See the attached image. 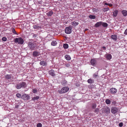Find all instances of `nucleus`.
<instances>
[{
  "instance_id": "nucleus-8",
  "label": "nucleus",
  "mask_w": 127,
  "mask_h": 127,
  "mask_svg": "<svg viewBox=\"0 0 127 127\" xmlns=\"http://www.w3.org/2000/svg\"><path fill=\"white\" fill-rule=\"evenodd\" d=\"M118 111V109L115 107H112L111 108V111L112 113L115 114L117 113Z\"/></svg>"
},
{
  "instance_id": "nucleus-34",
  "label": "nucleus",
  "mask_w": 127,
  "mask_h": 127,
  "mask_svg": "<svg viewBox=\"0 0 127 127\" xmlns=\"http://www.w3.org/2000/svg\"><path fill=\"white\" fill-rule=\"evenodd\" d=\"M16 96L18 98H20L21 97V95L20 94H17L16 95Z\"/></svg>"
},
{
  "instance_id": "nucleus-14",
  "label": "nucleus",
  "mask_w": 127,
  "mask_h": 127,
  "mask_svg": "<svg viewBox=\"0 0 127 127\" xmlns=\"http://www.w3.org/2000/svg\"><path fill=\"white\" fill-rule=\"evenodd\" d=\"M49 74L53 76H54L55 75L54 71L53 69H51L49 71Z\"/></svg>"
},
{
  "instance_id": "nucleus-4",
  "label": "nucleus",
  "mask_w": 127,
  "mask_h": 127,
  "mask_svg": "<svg viewBox=\"0 0 127 127\" xmlns=\"http://www.w3.org/2000/svg\"><path fill=\"white\" fill-rule=\"evenodd\" d=\"M69 90L68 87H65L63 88L61 90H59L58 92L60 94H63L67 92Z\"/></svg>"
},
{
  "instance_id": "nucleus-36",
  "label": "nucleus",
  "mask_w": 127,
  "mask_h": 127,
  "mask_svg": "<svg viewBox=\"0 0 127 127\" xmlns=\"http://www.w3.org/2000/svg\"><path fill=\"white\" fill-rule=\"evenodd\" d=\"M97 76V73H95L93 75V77L94 78H96V77Z\"/></svg>"
},
{
  "instance_id": "nucleus-12",
  "label": "nucleus",
  "mask_w": 127,
  "mask_h": 127,
  "mask_svg": "<svg viewBox=\"0 0 127 127\" xmlns=\"http://www.w3.org/2000/svg\"><path fill=\"white\" fill-rule=\"evenodd\" d=\"M102 24V22H98L95 24V27L96 28H98L101 26Z\"/></svg>"
},
{
  "instance_id": "nucleus-3",
  "label": "nucleus",
  "mask_w": 127,
  "mask_h": 127,
  "mask_svg": "<svg viewBox=\"0 0 127 127\" xmlns=\"http://www.w3.org/2000/svg\"><path fill=\"white\" fill-rule=\"evenodd\" d=\"M14 41L15 43H17L18 44H22L24 42L23 39L21 37L14 39Z\"/></svg>"
},
{
  "instance_id": "nucleus-13",
  "label": "nucleus",
  "mask_w": 127,
  "mask_h": 127,
  "mask_svg": "<svg viewBox=\"0 0 127 127\" xmlns=\"http://www.w3.org/2000/svg\"><path fill=\"white\" fill-rule=\"evenodd\" d=\"M104 111L105 113L109 114L110 112V109L108 107H106L104 108Z\"/></svg>"
},
{
  "instance_id": "nucleus-32",
  "label": "nucleus",
  "mask_w": 127,
  "mask_h": 127,
  "mask_svg": "<svg viewBox=\"0 0 127 127\" xmlns=\"http://www.w3.org/2000/svg\"><path fill=\"white\" fill-rule=\"evenodd\" d=\"M92 108L93 109H94L96 107V103H94L92 104Z\"/></svg>"
},
{
  "instance_id": "nucleus-39",
  "label": "nucleus",
  "mask_w": 127,
  "mask_h": 127,
  "mask_svg": "<svg viewBox=\"0 0 127 127\" xmlns=\"http://www.w3.org/2000/svg\"><path fill=\"white\" fill-rule=\"evenodd\" d=\"M31 35H32V36L33 37H36L37 36V35L34 34L33 33H32Z\"/></svg>"
},
{
  "instance_id": "nucleus-19",
  "label": "nucleus",
  "mask_w": 127,
  "mask_h": 127,
  "mask_svg": "<svg viewBox=\"0 0 127 127\" xmlns=\"http://www.w3.org/2000/svg\"><path fill=\"white\" fill-rule=\"evenodd\" d=\"M71 24L72 25L75 26L78 25L79 24V23L77 22L74 21L73 22L71 23Z\"/></svg>"
},
{
  "instance_id": "nucleus-26",
  "label": "nucleus",
  "mask_w": 127,
  "mask_h": 127,
  "mask_svg": "<svg viewBox=\"0 0 127 127\" xmlns=\"http://www.w3.org/2000/svg\"><path fill=\"white\" fill-rule=\"evenodd\" d=\"M109 10V8L108 7L107 8H104L102 9V11L104 12L107 11Z\"/></svg>"
},
{
  "instance_id": "nucleus-31",
  "label": "nucleus",
  "mask_w": 127,
  "mask_h": 127,
  "mask_svg": "<svg viewBox=\"0 0 127 127\" xmlns=\"http://www.w3.org/2000/svg\"><path fill=\"white\" fill-rule=\"evenodd\" d=\"M89 17L91 19H94L95 18V17L94 15H90L89 16Z\"/></svg>"
},
{
  "instance_id": "nucleus-22",
  "label": "nucleus",
  "mask_w": 127,
  "mask_h": 127,
  "mask_svg": "<svg viewBox=\"0 0 127 127\" xmlns=\"http://www.w3.org/2000/svg\"><path fill=\"white\" fill-rule=\"evenodd\" d=\"M53 13V12L52 11H50L47 13V15L48 16H51Z\"/></svg>"
},
{
  "instance_id": "nucleus-10",
  "label": "nucleus",
  "mask_w": 127,
  "mask_h": 127,
  "mask_svg": "<svg viewBox=\"0 0 127 127\" xmlns=\"http://www.w3.org/2000/svg\"><path fill=\"white\" fill-rule=\"evenodd\" d=\"M110 92L112 94H114L117 92V90L114 88H112L110 89Z\"/></svg>"
},
{
  "instance_id": "nucleus-45",
  "label": "nucleus",
  "mask_w": 127,
  "mask_h": 127,
  "mask_svg": "<svg viewBox=\"0 0 127 127\" xmlns=\"http://www.w3.org/2000/svg\"><path fill=\"white\" fill-rule=\"evenodd\" d=\"M108 6H109L110 7H112V6L113 5L112 4H109Z\"/></svg>"
},
{
  "instance_id": "nucleus-28",
  "label": "nucleus",
  "mask_w": 127,
  "mask_h": 127,
  "mask_svg": "<svg viewBox=\"0 0 127 127\" xmlns=\"http://www.w3.org/2000/svg\"><path fill=\"white\" fill-rule=\"evenodd\" d=\"M99 111V109L98 108H95L94 111V112L97 114Z\"/></svg>"
},
{
  "instance_id": "nucleus-23",
  "label": "nucleus",
  "mask_w": 127,
  "mask_h": 127,
  "mask_svg": "<svg viewBox=\"0 0 127 127\" xmlns=\"http://www.w3.org/2000/svg\"><path fill=\"white\" fill-rule=\"evenodd\" d=\"M57 44V42L55 41H53L51 43V45L53 46L56 45Z\"/></svg>"
},
{
  "instance_id": "nucleus-29",
  "label": "nucleus",
  "mask_w": 127,
  "mask_h": 127,
  "mask_svg": "<svg viewBox=\"0 0 127 127\" xmlns=\"http://www.w3.org/2000/svg\"><path fill=\"white\" fill-rule=\"evenodd\" d=\"M63 47L64 49H67L68 47V45L66 43L64 44L63 45Z\"/></svg>"
},
{
  "instance_id": "nucleus-21",
  "label": "nucleus",
  "mask_w": 127,
  "mask_h": 127,
  "mask_svg": "<svg viewBox=\"0 0 127 127\" xmlns=\"http://www.w3.org/2000/svg\"><path fill=\"white\" fill-rule=\"evenodd\" d=\"M11 75L7 74L5 75V77L7 79H9L11 78Z\"/></svg>"
},
{
  "instance_id": "nucleus-9",
  "label": "nucleus",
  "mask_w": 127,
  "mask_h": 127,
  "mask_svg": "<svg viewBox=\"0 0 127 127\" xmlns=\"http://www.w3.org/2000/svg\"><path fill=\"white\" fill-rule=\"evenodd\" d=\"M40 55V53L38 51H34L32 53V56L34 57H37Z\"/></svg>"
},
{
  "instance_id": "nucleus-47",
  "label": "nucleus",
  "mask_w": 127,
  "mask_h": 127,
  "mask_svg": "<svg viewBox=\"0 0 127 127\" xmlns=\"http://www.w3.org/2000/svg\"><path fill=\"white\" fill-rule=\"evenodd\" d=\"M109 3H105V4H104L105 5H109Z\"/></svg>"
},
{
  "instance_id": "nucleus-41",
  "label": "nucleus",
  "mask_w": 127,
  "mask_h": 127,
  "mask_svg": "<svg viewBox=\"0 0 127 127\" xmlns=\"http://www.w3.org/2000/svg\"><path fill=\"white\" fill-rule=\"evenodd\" d=\"M37 92V90L36 89H34L33 90V92L34 93H35Z\"/></svg>"
},
{
  "instance_id": "nucleus-17",
  "label": "nucleus",
  "mask_w": 127,
  "mask_h": 127,
  "mask_svg": "<svg viewBox=\"0 0 127 127\" xmlns=\"http://www.w3.org/2000/svg\"><path fill=\"white\" fill-rule=\"evenodd\" d=\"M106 57L108 60H110L112 58V56L110 54H108L106 55Z\"/></svg>"
},
{
  "instance_id": "nucleus-44",
  "label": "nucleus",
  "mask_w": 127,
  "mask_h": 127,
  "mask_svg": "<svg viewBox=\"0 0 127 127\" xmlns=\"http://www.w3.org/2000/svg\"><path fill=\"white\" fill-rule=\"evenodd\" d=\"M65 65L66 67H69L70 66V64H65Z\"/></svg>"
},
{
  "instance_id": "nucleus-6",
  "label": "nucleus",
  "mask_w": 127,
  "mask_h": 127,
  "mask_svg": "<svg viewBox=\"0 0 127 127\" xmlns=\"http://www.w3.org/2000/svg\"><path fill=\"white\" fill-rule=\"evenodd\" d=\"M91 64L93 66H95L97 64V61L95 59H92L90 61Z\"/></svg>"
},
{
  "instance_id": "nucleus-1",
  "label": "nucleus",
  "mask_w": 127,
  "mask_h": 127,
  "mask_svg": "<svg viewBox=\"0 0 127 127\" xmlns=\"http://www.w3.org/2000/svg\"><path fill=\"white\" fill-rule=\"evenodd\" d=\"M28 48L31 50H34L36 46L35 44L32 42H28Z\"/></svg>"
},
{
  "instance_id": "nucleus-15",
  "label": "nucleus",
  "mask_w": 127,
  "mask_h": 127,
  "mask_svg": "<svg viewBox=\"0 0 127 127\" xmlns=\"http://www.w3.org/2000/svg\"><path fill=\"white\" fill-rule=\"evenodd\" d=\"M117 36L116 35H112L111 36V38L114 41H116L117 39Z\"/></svg>"
},
{
  "instance_id": "nucleus-24",
  "label": "nucleus",
  "mask_w": 127,
  "mask_h": 127,
  "mask_svg": "<svg viewBox=\"0 0 127 127\" xmlns=\"http://www.w3.org/2000/svg\"><path fill=\"white\" fill-rule=\"evenodd\" d=\"M102 26L104 27H106L108 25L107 24V23H106L103 22H102Z\"/></svg>"
},
{
  "instance_id": "nucleus-25",
  "label": "nucleus",
  "mask_w": 127,
  "mask_h": 127,
  "mask_svg": "<svg viewBox=\"0 0 127 127\" xmlns=\"http://www.w3.org/2000/svg\"><path fill=\"white\" fill-rule=\"evenodd\" d=\"M88 82L89 83H92L94 82V81L91 79H90L88 80Z\"/></svg>"
},
{
  "instance_id": "nucleus-30",
  "label": "nucleus",
  "mask_w": 127,
  "mask_h": 127,
  "mask_svg": "<svg viewBox=\"0 0 127 127\" xmlns=\"http://www.w3.org/2000/svg\"><path fill=\"white\" fill-rule=\"evenodd\" d=\"M39 97L38 96H36L35 97H33L32 98V100H36L38 99L39 98Z\"/></svg>"
},
{
  "instance_id": "nucleus-37",
  "label": "nucleus",
  "mask_w": 127,
  "mask_h": 127,
  "mask_svg": "<svg viewBox=\"0 0 127 127\" xmlns=\"http://www.w3.org/2000/svg\"><path fill=\"white\" fill-rule=\"evenodd\" d=\"M37 127H42V125L41 123H38L37 125Z\"/></svg>"
},
{
  "instance_id": "nucleus-33",
  "label": "nucleus",
  "mask_w": 127,
  "mask_h": 127,
  "mask_svg": "<svg viewBox=\"0 0 127 127\" xmlns=\"http://www.w3.org/2000/svg\"><path fill=\"white\" fill-rule=\"evenodd\" d=\"M33 27L34 29H37L39 28V26L37 25H34L33 26Z\"/></svg>"
},
{
  "instance_id": "nucleus-43",
  "label": "nucleus",
  "mask_w": 127,
  "mask_h": 127,
  "mask_svg": "<svg viewBox=\"0 0 127 127\" xmlns=\"http://www.w3.org/2000/svg\"><path fill=\"white\" fill-rule=\"evenodd\" d=\"M124 33L126 35H127V29H126L125 30Z\"/></svg>"
},
{
  "instance_id": "nucleus-7",
  "label": "nucleus",
  "mask_w": 127,
  "mask_h": 127,
  "mask_svg": "<svg viewBox=\"0 0 127 127\" xmlns=\"http://www.w3.org/2000/svg\"><path fill=\"white\" fill-rule=\"evenodd\" d=\"M22 99L25 100H28L30 98V96L29 95H27L26 94H23L21 97Z\"/></svg>"
},
{
  "instance_id": "nucleus-16",
  "label": "nucleus",
  "mask_w": 127,
  "mask_h": 127,
  "mask_svg": "<svg viewBox=\"0 0 127 127\" xmlns=\"http://www.w3.org/2000/svg\"><path fill=\"white\" fill-rule=\"evenodd\" d=\"M121 12L124 16L126 17L127 16V10H122Z\"/></svg>"
},
{
  "instance_id": "nucleus-5",
  "label": "nucleus",
  "mask_w": 127,
  "mask_h": 127,
  "mask_svg": "<svg viewBox=\"0 0 127 127\" xmlns=\"http://www.w3.org/2000/svg\"><path fill=\"white\" fill-rule=\"evenodd\" d=\"M72 27L71 26H70L66 28L65 29V33L67 34L70 33L72 32Z\"/></svg>"
},
{
  "instance_id": "nucleus-40",
  "label": "nucleus",
  "mask_w": 127,
  "mask_h": 127,
  "mask_svg": "<svg viewBox=\"0 0 127 127\" xmlns=\"http://www.w3.org/2000/svg\"><path fill=\"white\" fill-rule=\"evenodd\" d=\"M93 11L94 12H97L98 10L97 9H96L95 8H93Z\"/></svg>"
},
{
  "instance_id": "nucleus-38",
  "label": "nucleus",
  "mask_w": 127,
  "mask_h": 127,
  "mask_svg": "<svg viewBox=\"0 0 127 127\" xmlns=\"http://www.w3.org/2000/svg\"><path fill=\"white\" fill-rule=\"evenodd\" d=\"M2 40L3 41H5L7 40V38L5 37H3L2 38Z\"/></svg>"
},
{
  "instance_id": "nucleus-46",
  "label": "nucleus",
  "mask_w": 127,
  "mask_h": 127,
  "mask_svg": "<svg viewBox=\"0 0 127 127\" xmlns=\"http://www.w3.org/2000/svg\"><path fill=\"white\" fill-rule=\"evenodd\" d=\"M102 48L104 49L105 50L106 49V48L105 46L102 47Z\"/></svg>"
},
{
  "instance_id": "nucleus-27",
  "label": "nucleus",
  "mask_w": 127,
  "mask_h": 127,
  "mask_svg": "<svg viewBox=\"0 0 127 127\" xmlns=\"http://www.w3.org/2000/svg\"><path fill=\"white\" fill-rule=\"evenodd\" d=\"M105 102L107 104H110L111 103V101L109 99H107L105 100Z\"/></svg>"
},
{
  "instance_id": "nucleus-42",
  "label": "nucleus",
  "mask_w": 127,
  "mask_h": 127,
  "mask_svg": "<svg viewBox=\"0 0 127 127\" xmlns=\"http://www.w3.org/2000/svg\"><path fill=\"white\" fill-rule=\"evenodd\" d=\"M123 125V123H120L119 124V126L120 127H122Z\"/></svg>"
},
{
  "instance_id": "nucleus-2",
  "label": "nucleus",
  "mask_w": 127,
  "mask_h": 127,
  "mask_svg": "<svg viewBox=\"0 0 127 127\" xmlns=\"http://www.w3.org/2000/svg\"><path fill=\"white\" fill-rule=\"evenodd\" d=\"M26 84L25 82H21L17 84L16 86V88L17 89H20L21 88H25L26 87Z\"/></svg>"
},
{
  "instance_id": "nucleus-35",
  "label": "nucleus",
  "mask_w": 127,
  "mask_h": 127,
  "mask_svg": "<svg viewBox=\"0 0 127 127\" xmlns=\"http://www.w3.org/2000/svg\"><path fill=\"white\" fill-rule=\"evenodd\" d=\"M12 31L13 33L15 34H16L17 35L18 34L16 33V31H15V30L13 28L12 29Z\"/></svg>"
},
{
  "instance_id": "nucleus-20",
  "label": "nucleus",
  "mask_w": 127,
  "mask_h": 127,
  "mask_svg": "<svg viewBox=\"0 0 127 127\" xmlns=\"http://www.w3.org/2000/svg\"><path fill=\"white\" fill-rule=\"evenodd\" d=\"M118 11L117 10H115L113 12V16H114L116 17L118 14Z\"/></svg>"
},
{
  "instance_id": "nucleus-11",
  "label": "nucleus",
  "mask_w": 127,
  "mask_h": 127,
  "mask_svg": "<svg viewBox=\"0 0 127 127\" xmlns=\"http://www.w3.org/2000/svg\"><path fill=\"white\" fill-rule=\"evenodd\" d=\"M40 64L41 65L45 66L47 65V63L46 61H45L44 60H41L40 61Z\"/></svg>"
},
{
  "instance_id": "nucleus-18",
  "label": "nucleus",
  "mask_w": 127,
  "mask_h": 127,
  "mask_svg": "<svg viewBox=\"0 0 127 127\" xmlns=\"http://www.w3.org/2000/svg\"><path fill=\"white\" fill-rule=\"evenodd\" d=\"M65 59L67 60H70L71 59L70 56L68 55H66L65 56Z\"/></svg>"
}]
</instances>
